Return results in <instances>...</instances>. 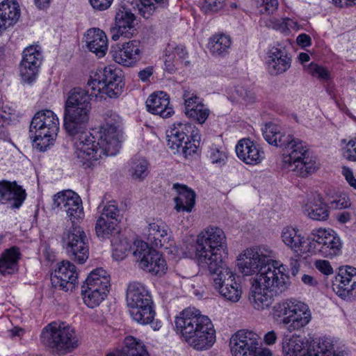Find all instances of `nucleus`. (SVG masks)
<instances>
[{"label": "nucleus", "instance_id": "nucleus-60", "mask_svg": "<svg viewBox=\"0 0 356 356\" xmlns=\"http://www.w3.org/2000/svg\"><path fill=\"white\" fill-rule=\"evenodd\" d=\"M286 17L281 19L273 18L271 20V25L274 29L280 31L284 33H288V28L286 26Z\"/></svg>", "mask_w": 356, "mask_h": 356}, {"label": "nucleus", "instance_id": "nucleus-18", "mask_svg": "<svg viewBox=\"0 0 356 356\" xmlns=\"http://www.w3.org/2000/svg\"><path fill=\"white\" fill-rule=\"evenodd\" d=\"M127 306L143 312H154V304L149 291L144 284L133 281L128 284L126 291Z\"/></svg>", "mask_w": 356, "mask_h": 356}, {"label": "nucleus", "instance_id": "nucleus-29", "mask_svg": "<svg viewBox=\"0 0 356 356\" xmlns=\"http://www.w3.org/2000/svg\"><path fill=\"white\" fill-rule=\"evenodd\" d=\"M86 46L97 57H104L108 48V41L105 32L99 28H91L84 34Z\"/></svg>", "mask_w": 356, "mask_h": 356}, {"label": "nucleus", "instance_id": "nucleus-34", "mask_svg": "<svg viewBox=\"0 0 356 356\" xmlns=\"http://www.w3.org/2000/svg\"><path fill=\"white\" fill-rule=\"evenodd\" d=\"M356 288V268L347 266L341 268L336 277L334 290L337 294L344 298Z\"/></svg>", "mask_w": 356, "mask_h": 356}, {"label": "nucleus", "instance_id": "nucleus-53", "mask_svg": "<svg viewBox=\"0 0 356 356\" xmlns=\"http://www.w3.org/2000/svg\"><path fill=\"white\" fill-rule=\"evenodd\" d=\"M99 215L117 225L121 220L120 210L115 202H109L104 205Z\"/></svg>", "mask_w": 356, "mask_h": 356}, {"label": "nucleus", "instance_id": "nucleus-47", "mask_svg": "<svg viewBox=\"0 0 356 356\" xmlns=\"http://www.w3.org/2000/svg\"><path fill=\"white\" fill-rule=\"evenodd\" d=\"M131 316L142 325H149L154 330H159L162 327V321L156 313H131Z\"/></svg>", "mask_w": 356, "mask_h": 356}, {"label": "nucleus", "instance_id": "nucleus-63", "mask_svg": "<svg viewBox=\"0 0 356 356\" xmlns=\"http://www.w3.org/2000/svg\"><path fill=\"white\" fill-rule=\"evenodd\" d=\"M264 340L266 344L273 345L277 340V334L274 331H270L265 334Z\"/></svg>", "mask_w": 356, "mask_h": 356}, {"label": "nucleus", "instance_id": "nucleus-33", "mask_svg": "<svg viewBox=\"0 0 356 356\" xmlns=\"http://www.w3.org/2000/svg\"><path fill=\"white\" fill-rule=\"evenodd\" d=\"M21 10L15 0H5L0 3V36L19 20Z\"/></svg>", "mask_w": 356, "mask_h": 356}, {"label": "nucleus", "instance_id": "nucleus-36", "mask_svg": "<svg viewBox=\"0 0 356 356\" xmlns=\"http://www.w3.org/2000/svg\"><path fill=\"white\" fill-rule=\"evenodd\" d=\"M172 188L177 193L174 198L175 209L177 212H191L195 204V192L187 186L178 183L173 184Z\"/></svg>", "mask_w": 356, "mask_h": 356}, {"label": "nucleus", "instance_id": "nucleus-49", "mask_svg": "<svg viewBox=\"0 0 356 356\" xmlns=\"http://www.w3.org/2000/svg\"><path fill=\"white\" fill-rule=\"evenodd\" d=\"M131 250V243L127 238H115L112 241V255L115 260L124 259Z\"/></svg>", "mask_w": 356, "mask_h": 356}, {"label": "nucleus", "instance_id": "nucleus-50", "mask_svg": "<svg viewBox=\"0 0 356 356\" xmlns=\"http://www.w3.org/2000/svg\"><path fill=\"white\" fill-rule=\"evenodd\" d=\"M149 174V163L143 158L136 159L132 161L131 175L135 180L143 181Z\"/></svg>", "mask_w": 356, "mask_h": 356}, {"label": "nucleus", "instance_id": "nucleus-32", "mask_svg": "<svg viewBox=\"0 0 356 356\" xmlns=\"http://www.w3.org/2000/svg\"><path fill=\"white\" fill-rule=\"evenodd\" d=\"M311 313H273V319L277 325L285 326L290 332L299 330L311 321Z\"/></svg>", "mask_w": 356, "mask_h": 356}, {"label": "nucleus", "instance_id": "nucleus-15", "mask_svg": "<svg viewBox=\"0 0 356 356\" xmlns=\"http://www.w3.org/2000/svg\"><path fill=\"white\" fill-rule=\"evenodd\" d=\"M216 274V277L213 280V285L221 296L226 299L233 302L239 300L241 296V287L240 284L235 280L236 273L223 261L222 267H220L216 272H210Z\"/></svg>", "mask_w": 356, "mask_h": 356}, {"label": "nucleus", "instance_id": "nucleus-27", "mask_svg": "<svg viewBox=\"0 0 356 356\" xmlns=\"http://www.w3.org/2000/svg\"><path fill=\"white\" fill-rule=\"evenodd\" d=\"M136 17L131 10L122 8L120 9L115 14V26L111 29V38L117 41L120 36L130 38L133 33L131 31L135 26Z\"/></svg>", "mask_w": 356, "mask_h": 356}, {"label": "nucleus", "instance_id": "nucleus-43", "mask_svg": "<svg viewBox=\"0 0 356 356\" xmlns=\"http://www.w3.org/2000/svg\"><path fill=\"white\" fill-rule=\"evenodd\" d=\"M207 157L212 164L221 167L227 162L228 151L223 145L213 144L209 147Z\"/></svg>", "mask_w": 356, "mask_h": 356}, {"label": "nucleus", "instance_id": "nucleus-4", "mask_svg": "<svg viewBox=\"0 0 356 356\" xmlns=\"http://www.w3.org/2000/svg\"><path fill=\"white\" fill-rule=\"evenodd\" d=\"M175 324L177 333L195 350H208L216 342V330L207 316L200 313H179L175 318Z\"/></svg>", "mask_w": 356, "mask_h": 356}, {"label": "nucleus", "instance_id": "nucleus-44", "mask_svg": "<svg viewBox=\"0 0 356 356\" xmlns=\"http://www.w3.org/2000/svg\"><path fill=\"white\" fill-rule=\"evenodd\" d=\"M276 312H309V306L303 301L294 298L282 300L275 306Z\"/></svg>", "mask_w": 356, "mask_h": 356}, {"label": "nucleus", "instance_id": "nucleus-7", "mask_svg": "<svg viewBox=\"0 0 356 356\" xmlns=\"http://www.w3.org/2000/svg\"><path fill=\"white\" fill-rule=\"evenodd\" d=\"M60 129L58 115L50 109L38 111L29 126V138L33 145L40 152H45L54 145Z\"/></svg>", "mask_w": 356, "mask_h": 356}, {"label": "nucleus", "instance_id": "nucleus-20", "mask_svg": "<svg viewBox=\"0 0 356 356\" xmlns=\"http://www.w3.org/2000/svg\"><path fill=\"white\" fill-rule=\"evenodd\" d=\"M237 157L248 165H257L265 159L263 148L250 138H242L236 145Z\"/></svg>", "mask_w": 356, "mask_h": 356}, {"label": "nucleus", "instance_id": "nucleus-30", "mask_svg": "<svg viewBox=\"0 0 356 356\" xmlns=\"http://www.w3.org/2000/svg\"><path fill=\"white\" fill-rule=\"evenodd\" d=\"M146 107L149 113L159 115L163 118H169L174 113L173 108L170 104V97L163 91L151 94L146 100Z\"/></svg>", "mask_w": 356, "mask_h": 356}, {"label": "nucleus", "instance_id": "nucleus-64", "mask_svg": "<svg viewBox=\"0 0 356 356\" xmlns=\"http://www.w3.org/2000/svg\"><path fill=\"white\" fill-rule=\"evenodd\" d=\"M301 280L307 286H315L318 284L317 280L310 275H303L302 276Z\"/></svg>", "mask_w": 356, "mask_h": 356}, {"label": "nucleus", "instance_id": "nucleus-42", "mask_svg": "<svg viewBox=\"0 0 356 356\" xmlns=\"http://www.w3.org/2000/svg\"><path fill=\"white\" fill-rule=\"evenodd\" d=\"M262 131L264 139L270 145L282 147L288 141V135L282 134L281 128L275 124H266Z\"/></svg>", "mask_w": 356, "mask_h": 356}, {"label": "nucleus", "instance_id": "nucleus-2", "mask_svg": "<svg viewBox=\"0 0 356 356\" xmlns=\"http://www.w3.org/2000/svg\"><path fill=\"white\" fill-rule=\"evenodd\" d=\"M122 120L113 111L104 115V122L92 132L83 129L74 136V156L86 168L97 165L103 156H115L121 143Z\"/></svg>", "mask_w": 356, "mask_h": 356}, {"label": "nucleus", "instance_id": "nucleus-10", "mask_svg": "<svg viewBox=\"0 0 356 356\" xmlns=\"http://www.w3.org/2000/svg\"><path fill=\"white\" fill-rule=\"evenodd\" d=\"M331 338H321L314 349L307 348V343L299 336L285 337L282 342V350L284 356H344L343 351L334 349Z\"/></svg>", "mask_w": 356, "mask_h": 356}, {"label": "nucleus", "instance_id": "nucleus-39", "mask_svg": "<svg viewBox=\"0 0 356 356\" xmlns=\"http://www.w3.org/2000/svg\"><path fill=\"white\" fill-rule=\"evenodd\" d=\"M20 256L17 247L6 249L0 257V273L3 275L14 273L17 270Z\"/></svg>", "mask_w": 356, "mask_h": 356}, {"label": "nucleus", "instance_id": "nucleus-9", "mask_svg": "<svg viewBox=\"0 0 356 356\" xmlns=\"http://www.w3.org/2000/svg\"><path fill=\"white\" fill-rule=\"evenodd\" d=\"M124 86L120 71L112 65L97 70L88 81L90 95L99 101L107 97L118 98L123 92Z\"/></svg>", "mask_w": 356, "mask_h": 356}, {"label": "nucleus", "instance_id": "nucleus-8", "mask_svg": "<svg viewBox=\"0 0 356 356\" xmlns=\"http://www.w3.org/2000/svg\"><path fill=\"white\" fill-rule=\"evenodd\" d=\"M287 140L282 147V167L301 177L314 172L317 165L309 156L306 143L290 134Z\"/></svg>", "mask_w": 356, "mask_h": 356}, {"label": "nucleus", "instance_id": "nucleus-23", "mask_svg": "<svg viewBox=\"0 0 356 356\" xmlns=\"http://www.w3.org/2000/svg\"><path fill=\"white\" fill-rule=\"evenodd\" d=\"M280 238L283 243L293 252L299 255L309 254V236L305 237L298 228L290 225L284 227Z\"/></svg>", "mask_w": 356, "mask_h": 356}, {"label": "nucleus", "instance_id": "nucleus-37", "mask_svg": "<svg viewBox=\"0 0 356 356\" xmlns=\"http://www.w3.org/2000/svg\"><path fill=\"white\" fill-rule=\"evenodd\" d=\"M110 282L111 278L108 273L102 268H97L92 270L88 275L83 288L104 291L108 293L111 286Z\"/></svg>", "mask_w": 356, "mask_h": 356}, {"label": "nucleus", "instance_id": "nucleus-14", "mask_svg": "<svg viewBox=\"0 0 356 356\" xmlns=\"http://www.w3.org/2000/svg\"><path fill=\"white\" fill-rule=\"evenodd\" d=\"M62 242L67 253L74 260L83 264L88 259L89 256L88 238L82 227L72 225L63 233Z\"/></svg>", "mask_w": 356, "mask_h": 356}, {"label": "nucleus", "instance_id": "nucleus-55", "mask_svg": "<svg viewBox=\"0 0 356 356\" xmlns=\"http://www.w3.org/2000/svg\"><path fill=\"white\" fill-rule=\"evenodd\" d=\"M225 3V0H204L201 8L205 13H212L222 9Z\"/></svg>", "mask_w": 356, "mask_h": 356}, {"label": "nucleus", "instance_id": "nucleus-62", "mask_svg": "<svg viewBox=\"0 0 356 356\" xmlns=\"http://www.w3.org/2000/svg\"><path fill=\"white\" fill-rule=\"evenodd\" d=\"M296 40L297 43L302 47H309L311 45V38L305 33L299 35Z\"/></svg>", "mask_w": 356, "mask_h": 356}, {"label": "nucleus", "instance_id": "nucleus-28", "mask_svg": "<svg viewBox=\"0 0 356 356\" xmlns=\"http://www.w3.org/2000/svg\"><path fill=\"white\" fill-rule=\"evenodd\" d=\"M302 211L309 219L316 221H325L329 217V209L319 194L308 196L302 204Z\"/></svg>", "mask_w": 356, "mask_h": 356}, {"label": "nucleus", "instance_id": "nucleus-12", "mask_svg": "<svg viewBox=\"0 0 356 356\" xmlns=\"http://www.w3.org/2000/svg\"><path fill=\"white\" fill-rule=\"evenodd\" d=\"M233 356H272L268 348H262L259 335L253 331L242 329L233 334L229 340Z\"/></svg>", "mask_w": 356, "mask_h": 356}, {"label": "nucleus", "instance_id": "nucleus-13", "mask_svg": "<svg viewBox=\"0 0 356 356\" xmlns=\"http://www.w3.org/2000/svg\"><path fill=\"white\" fill-rule=\"evenodd\" d=\"M191 124L181 122H175L168 134L167 145L175 152L183 154L186 157L196 152L197 146L192 143L190 138L193 140L197 139V134Z\"/></svg>", "mask_w": 356, "mask_h": 356}, {"label": "nucleus", "instance_id": "nucleus-61", "mask_svg": "<svg viewBox=\"0 0 356 356\" xmlns=\"http://www.w3.org/2000/svg\"><path fill=\"white\" fill-rule=\"evenodd\" d=\"M331 204L335 209H343L348 207L350 205V203L348 199L343 197L334 200L331 202Z\"/></svg>", "mask_w": 356, "mask_h": 356}, {"label": "nucleus", "instance_id": "nucleus-22", "mask_svg": "<svg viewBox=\"0 0 356 356\" xmlns=\"http://www.w3.org/2000/svg\"><path fill=\"white\" fill-rule=\"evenodd\" d=\"M168 232L169 227L165 222L159 218H153L147 221L144 234L154 247L168 248V244H172V241H170Z\"/></svg>", "mask_w": 356, "mask_h": 356}, {"label": "nucleus", "instance_id": "nucleus-24", "mask_svg": "<svg viewBox=\"0 0 356 356\" xmlns=\"http://www.w3.org/2000/svg\"><path fill=\"white\" fill-rule=\"evenodd\" d=\"M183 99L186 115L203 124L208 118L210 111L202 103V99L195 92L189 90L184 91Z\"/></svg>", "mask_w": 356, "mask_h": 356}, {"label": "nucleus", "instance_id": "nucleus-38", "mask_svg": "<svg viewBox=\"0 0 356 356\" xmlns=\"http://www.w3.org/2000/svg\"><path fill=\"white\" fill-rule=\"evenodd\" d=\"M232 43V38L229 35L217 33L209 38L207 48L214 56H225L228 54Z\"/></svg>", "mask_w": 356, "mask_h": 356}, {"label": "nucleus", "instance_id": "nucleus-19", "mask_svg": "<svg viewBox=\"0 0 356 356\" xmlns=\"http://www.w3.org/2000/svg\"><path fill=\"white\" fill-rule=\"evenodd\" d=\"M111 54L115 62L123 66L130 67L140 60L142 50L139 42L131 40L113 47Z\"/></svg>", "mask_w": 356, "mask_h": 356}, {"label": "nucleus", "instance_id": "nucleus-26", "mask_svg": "<svg viewBox=\"0 0 356 356\" xmlns=\"http://www.w3.org/2000/svg\"><path fill=\"white\" fill-rule=\"evenodd\" d=\"M26 197L25 190L15 181H0V203H8L12 208L19 209Z\"/></svg>", "mask_w": 356, "mask_h": 356}, {"label": "nucleus", "instance_id": "nucleus-46", "mask_svg": "<svg viewBox=\"0 0 356 356\" xmlns=\"http://www.w3.org/2000/svg\"><path fill=\"white\" fill-rule=\"evenodd\" d=\"M118 225L99 215L97 217L95 230L99 238H107L112 235Z\"/></svg>", "mask_w": 356, "mask_h": 356}, {"label": "nucleus", "instance_id": "nucleus-6", "mask_svg": "<svg viewBox=\"0 0 356 356\" xmlns=\"http://www.w3.org/2000/svg\"><path fill=\"white\" fill-rule=\"evenodd\" d=\"M90 108V97L85 90L75 88L70 91L63 116L64 128L68 134L76 136L87 127Z\"/></svg>", "mask_w": 356, "mask_h": 356}, {"label": "nucleus", "instance_id": "nucleus-1", "mask_svg": "<svg viewBox=\"0 0 356 356\" xmlns=\"http://www.w3.org/2000/svg\"><path fill=\"white\" fill-rule=\"evenodd\" d=\"M274 257L275 252L269 247L254 245L243 250L236 258L239 273L243 276L256 275L249 300L257 310L268 309L274 295L284 292L290 285L287 267Z\"/></svg>", "mask_w": 356, "mask_h": 356}, {"label": "nucleus", "instance_id": "nucleus-56", "mask_svg": "<svg viewBox=\"0 0 356 356\" xmlns=\"http://www.w3.org/2000/svg\"><path fill=\"white\" fill-rule=\"evenodd\" d=\"M258 6L261 8L262 13H273L278 7L277 0H256Z\"/></svg>", "mask_w": 356, "mask_h": 356}, {"label": "nucleus", "instance_id": "nucleus-11", "mask_svg": "<svg viewBox=\"0 0 356 356\" xmlns=\"http://www.w3.org/2000/svg\"><path fill=\"white\" fill-rule=\"evenodd\" d=\"M311 254H320L332 259L341 254L342 241L338 234L331 228L314 229L309 234Z\"/></svg>", "mask_w": 356, "mask_h": 356}, {"label": "nucleus", "instance_id": "nucleus-40", "mask_svg": "<svg viewBox=\"0 0 356 356\" xmlns=\"http://www.w3.org/2000/svg\"><path fill=\"white\" fill-rule=\"evenodd\" d=\"M105 356H149L145 345L132 336L124 339V346L120 350L107 354Z\"/></svg>", "mask_w": 356, "mask_h": 356}, {"label": "nucleus", "instance_id": "nucleus-58", "mask_svg": "<svg viewBox=\"0 0 356 356\" xmlns=\"http://www.w3.org/2000/svg\"><path fill=\"white\" fill-rule=\"evenodd\" d=\"M341 174L348 184L356 190V179L354 176L353 170L348 166H343L341 169Z\"/></svg>", "mask_w": 356, "mask_h": 356}, {"label": "nucleus", "instance_id": "nucleus-16", "mask_svg": "<svg viewBox=\"0 0 356 356\" xmlns=\"http://www.w3.org/2000/svg\"><path fill=\"white\" fill-rule=\"evenodd\" d=\"M54 208L66 213L67 217L74 224L84 217L82 200L80 196L72 190H66L54 195Z\"/></svg>", "mask_w": 356, "mask_h": 356}, {"label": "nucleus", "instance_id": "nucleus-48", "mask_svg": "<svg viewBox=\"0 0 356 356\" xmlns=\"http://www.w3.org/2000/svg\"><path fill=\"white\" fill-rule=\"evenodd\" d=\"M340 153L344 160L356 163V136L341 140Z\"/></svg>", "mask_w": 356, "mask_h": 356}, {"label": "nucleus", "instance_id": "nucleus-41", "mask_svg": "<svg viewBox=\"0 0 356 356\" xmlns=\"http://www.w3.org/2000/svg\"><path fill=\"white\" fill-rule=\"evenodd\" d=\"M168 6V0H138V13L145 19H149Z\"/></svg>", "mask_w": 356, "mask_h": 356}, {"label": "nucleus", "instance_id": "nucleus-57", "mask_svg": "<svg viewBox=\"0 0 356 356\" xmlns=\"http://www.w3.org/2000/svg\"><path fill=\"white\" fill-rule=\"evenodd\" d=\"M316 268L325 275L333 273V268L327 260L318 259L314 263Z\"/></svg>", "mask_w": 356, "mask_h": 356}, {"label": "nucleus", "instance_id": "nucleus-3", "mask_svg": "<svg viewBox=\"0 0 356 356\" xmlns=\"http://www.w3.org/2000/svg\"><path fill=\"white\" fill-rule=\"evenodd\" d=\"M181 252V256L193 259L198 266L216 272L222 267L227 255V238L222 228L216 225H208L197 235L194 251L188 249Z\"/></svg>", "mask_w": 356, "mask_h": 356}, {"label": "nucleus", "instance_id": "nucleus-51", "mask_svg": "<svg viewBox=\"0 0 356 356\" xmlns=\"http://www.w3.org/2000/svg\"><path fill=\"white\" fill-rule=\"evenodd\" d=\"M231 95L234 100L245 104L253 103L256 99L255 94L252 90L244 86L235 87Z\"/></svg>", "mask_w": 356, "mask_h": 356}, {"label": "nucleus", "instance_id": "nucleus-52", "mask_svg": "<svg viewBox=\"0 0 356 356\" xmlns=\"http://www.w3.org/2000/svg\"><path fill=\"white\" fill-rule=\"evenodd\" d=\"M305 70L321 81H328L331 79L330 72L326 67L314 62L305 65Z\"/></svg>", "mask_w": 356, "mask_h": 356}, {"label": "nucleus", "instance_id": "nucleus-21", "mask_svg": "<svg viewBox=\"0 0 356 356\" xmlns=\"http://www.w3.org/2000/svg\"><path fill=\"white\" fill-rule=\"evenodd\" d=\"M77 279L76 267L68 261H63L58 264L51 277L52 285L65 291L73 288Z\"/></svg>", "mask_w": 356, "mask_h": 356}, {"label": "nucleus", "instance_id": "nucleus-35", "mask_svg": "<svg viewBox=\"0 0 356 356\" xmlns=\"http://www.w3.org/2000/svg\"><path fill=\"white\" fill-rule=\"evenodd\" d=\"M138 265L143 270L159 277L165 274L168 270V264L165 258L162 254L155 250L143 256V259Z\"/></svg>", "mask_w": 356, "mask_h": 356}, {"label": "nucleus", "instance_id": "nucleus-45", "mask_svg": "<svg viewBox=\"0 0 356 356\" xmlns=\"http://www.w3.org/2000/svg\"><path fill=\"white\" fill-rule=\"evenodd\" d=\"M108 293L104 291H93L82 287V296L84 304L90 309L98 307L107 297Z\"/></svg>", "mask_w": 356, "mask_h": 356}, {"label": "nucleus", "instance_id": "nucleus-31", "mask_svg": "<svg viewBox=\"0 0 356 356\" xmlns=\"http://www.w3.org/2000/svg\"><path fill=\"white\" fill-rule=\"evenodd\" d=\"M188 53L181 44L175 42L168 44L164 51L165 70L170 73L174 72L180 65H187Z\"/></svg>", "mask_w": 356, "mask_h": 356}, {"label": "nucleus", "instance_id": "nucleus-17", "mask_svg": "<svg viewBox=\"0 0 356 356\" xmlns=\"http://www.w3.org/2000/svg\"><path fill=\"white\" fill-rule=\"evenodd\" d=\"M42 60V51L38 45H29L24 49L19 76L24 83L31 84L35 81Z\"/></svg>", "mask_w": 356, "mask_h": 356}, {"label": "nucleus", "instance_id": "nucleus-5", "mask_svg": "<svg viewBox=\"0 0 356 356\" xmlns=\"http://www.w3.org/2000/svg\"><path fill=\"white\" fill-rule=\"evenodd\" d=\"M42 346L54 355L72 353L80 345L75 329L64 321H53L45 325L40 334Z\"/></svg>", "mask_w": 356, "mask_h": 356}, {"label": "nucleus", "instance_id": "nucleus-59", "mask_svg": "<svg viewBox=\"0 0 356 356\" xmlns=\"http://www.w3.org/2000/svg\"><path fill=\"white\" fill-rule=\"evenodd\" d=\"M90 6L97 10H105L111 7L113 0H88Z\"/></svg>", "mask_w": 356, "mask_h": 356}, {"label": "nucleus", "instance_id": "nucleus-54", "mask_svg": "<svg viewBox=\"0 0 356 356\" xmlns=\"http://www.w3.org/2000/svg\"><path fill=\"white\" fill-rule=\"evenodd\" d=\"M131 250H133V254L139 264L140 261L143 259V256H146L149 254V252H152L154 249L149 248L147 243L141 240H136Z\"/></svg>", "mask_w": 356, "mask_h": 356}, {"label": "nucleus", "instance_id": "nucleus-25", "mask_svg": "<svg viewBox=\"0 0 356 356\" xmlns=\"http://www.w3.org/2000/svg\"><path fill=\"white\" fill-rule=\"evenodd\" d=\"M266 68L271 75H279L291 67V59L283 47H273L268 52Z\"/></svg>", "mask_w": 356, "mask_h": 356}]
</instances>
